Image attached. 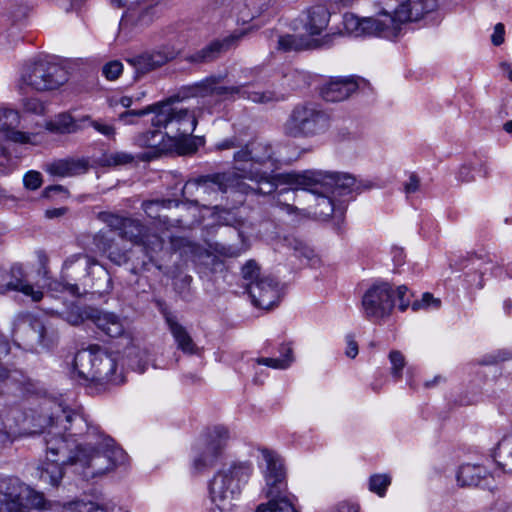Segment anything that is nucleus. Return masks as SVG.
<instances>
[{"label":"nucleus","instance_id":"40","mask_svg":"<svg viewBox=\"0 0 512 512\" xmlns=\"http://www.w3.org/2000/svg\"><path fill=\"white\" fill-rule=\"evenodd\" d=\"M134 161V156L124 151H114L105 153L99 160L102 166L118 167L130 164Z\"/></svg>","mask_w":512,"mask_h":512},{"label":"nucleus","instance_id":"15","mask_svg":"<svg viewBox=\"0 0 512 512\" xmlns=\"http://www.w3.org/2000/svg\"><path fill=\"white\" fill-rule=\"evenodd\" d=\"M62 271L64 277L81 279L86 277L98 280L110 281L106 268L94 257L85 253H76L66 258Z\"/></svg>","mask_w":512,"mask_h":512},{"label":"nucleus","instance_id":"8","mask_svg":"<svg viewBox=\"0 0 512 512\" xmlns=\"http://www.w3.org/2000/svg\"><path fill=\"white\" fill-rule=\"evenodd\" d=\"M283 128L290 137H312L329 128V117L317 104L302 103L292 109Z\"/></svg>","mask_w":512,"mask_h":512},{"label":"nucleus","instance_id":"17","mask_svg":"<svg viewBox=\"0 0 512 512\" xmlns=\"http://www.w3.org/2000/svg\"><path fill=\"white\" fill-rule=\"evenodd\" d=\"M19 123L20 114L17 110L0 107V132L7 140L21 145L36 146L41 143L39 133L17 130Z\"/></svg>","mask_w":512,"mask_h":512},{"label":"nucleus","instance_id":"58","mask_svg":"<svg viewBox=\"0 0 512 512\" xmlns=\"http://www.w3.org/2000/svg\"><path fill=\"white\" fill-rule=\"evenodd\" d=\"M87 508L85 511L87 512H116V506L112 503L99 504L93 501H86Z\"/></svg>","mask_w":512,"mask_h":512},{"label":"nucleus","instance_id":"57","mask_svg":"<svg viewBox=\"0 0 512 512\" xmlns=\"http://www.w3.org/2000/svg\"><path fill=\"white\" fill-rule=\"evenodd\" d=\"M327 512H360L359 505L351 501H341L332 506Z\"/></svg>","mask_w":512,"mask_h":512},{"label":"nucleus","instance_id":"26","mask_svg":"<svg viewBox=\"0 0 512 512\" xmlns=\"http://www.w3.org/2000/svg\"><path fill=\"white\" fill-rule=\"evenodd\" d=\"M358 87V78L353 76L335 77L322 88L321 93L326 101L339 102L347 99Z\"/></svg>","mask_w":512,"mask_h":512},{"label":"nucleus","instance_id":"33","mask_svg":"<svg viewBox=\"0 0 512 512\" xmlns=\"http://www.w3.org/2000/svg\"><path fill=\"white\" fill-rule=\"evenodd\" d=\"M249 18L268 22L279 12V0H248Z\"/></svg>","mask_w":512,"mask_h":512},{"label":"nucleus","instance_id":"54","mask_svg":"<svg viewBox=\"0 0 512 512\" xmlns=\"http://www.w3.org/2000/svg\"><path fill=\"white\" fill-rule=\"evenodd\" d=\"M1 156L6 159V164L0 162V174H9L17 167V161L11 158L10 153L6 148L1 149Z\"/></svg>","mask_w":512,"mask_h":512},{"label":"nucleus","instance_id":"23","mask_svg":"<svg viewBox=\"0 0 512 512\" xmlns=\"http://www.w3.org/2000/svg\"><path fill=\"white\" fill-rule=\"evenodd\" d=\"M173 205L178 208L179 202L171 199L149 200L142 203V209L148 217L158 219L159 222L166 226L190 228L195 222H197L196 219L188 220L182 217L171 220L168 215L161 214L162 210L170 209Z\"/></svg>","mask_w":512,"mask_h":512},{"label":"nucleus","instance_id":"47","mask_svg":"<svg viewBox=\"0 0 512 512\" xmlns=\"http://www.w3.org/2000/svg\"><path fill=\"white\" fill-rule=\"evenodd\" d=\"M389 361L391 364L390 373L392 377L398 381L402 378V371L406 366V360L402 352L398 350H392L389 353Z\"/></svg>","mask_w":512,"mask_h":512},{"label":"nucleus","instance_id":"46","mask_svg":"<svg viewBox=\"0 0 512 512\" xmlns=\"http://www.w3.org/2000/svg\"><path fill=\"white\" fill-rule=\"evenodd\" d=\"M308 83V76L298 70H289L284 75V83L289 90H296L304 87Z\"/></svg>","mask_w":512,"mask_h":512},{"label":"nucleus","instance_id":"19","mask_svg":"<svg viewBox=\"0 0 512 512\" xmlns=\"http://www.w3.org/2000/svg\"><path fill=\"white\" fill-rule=\"evenodd\" d=\"M436 7L437 0H407L399 5L391 14L393 23L399 26L397 38L403 34L407 22L422 19L426 14L433 12Z\"/></svg>","mask_w":512,"mask_h":512},{"label":"nucleus","instance_id":"52","mask_svg":"<svg viewBox=\"0 0 512 512\" xmlns=\"http://www.w3.org/2000/svg\"><path fill=\"white\" fill-rule=\"evenodd\" d=\"M42 182L41 173L35 170L28 171L23 177L24 187L28 190H37L42 185Z\"/></svg>","mask_w":512,"mask_h":512},{"label":"nucleus","instance_id":"16","mask_svg":"<svg viewBox=\"0 0 512 512\" xmlns=\"http://www.w3.org/2000/svg\"><path fill=\"white\" fill-rule=\"evenodd\" d=\"M200 182L201 193L215 201L228 192L248 193V186L239 179L238 171L201 176Z\"/></svg>","mask_w":512,"mask_h":512},{"label":"nucleus","instance_id":"12","mask_svg":"<svg viewBox=\"0 0 512 512\" xmlns=\"http://www.w3.org/2000/svg\"><path fill=\"white\" fill-rule=\"evenodd\" d=\"M229 439V432L225 427L217 426L198 439L193 448L192 468L196 473H202L213 467Z\"/></svg>","mask_w":512,"mask_h":512},{"label":"nucleus","instance_id":"48","mask_svg":"<svg viewBox=\"0 0 512 512\" xmlns=\"http://www.w3.org/2000/svg\"><path fill=\"white\" fill-rule=\"evenodd\" d=\"M391 484L390 476L386 474H374L369 479V490L383 497L388 486Z\"/></svg>","mask_w":512,"mask_h":512},{"label":"nucleus","instance_id":"14","mask_svg":"<svg viewBox=\"0 0 512 512\" xmlns=\"http://www.w3.org/2000/svg\"><path fill=\"white\" fill-rule=\"evenodd\" d=\"M238 177L241 181L250 180L255 186H248V193H258L262 195H268L273 193L277 188V182L281 181L290 186L288 189H282L279 191L278 196L281 195H295L296 191H303L302 188H297L295 185L287 182L285 176L289 173L275 174V170L272 169H247L245 167H238Z\"/></svg>","mask_w":512,"mask_h":512},{"label":"nucleus","instance_id":"25","mask_svg":"<svg viewBox=\"0 0 512 512\" xmlns=\"http://www.w3.org/2000/svg\"><path fill=\"white\" fill-rule=\"evenodd\" d=\"M160 311L178 349L184 353H194L196 345L186 327L180 323L177 315L166 307H161Z\"/></svg>","mask_w":512,"mask_h":512},{"label":"nucleus","instance_id":"34","mask_svg":"<svg viewBox=\"0 0 512 512\" xmlns=\"http://www.w3.org/2000/svg\"><path fill=\"white\" fill-rule=\"evenodd\" d=\"M18 324H27L36 336V341L42 347H50L54 343V334L48 332L45 324L30 314H21L17 317Z\"/></svg>","mask_w":512,"mask_h":512},{"label":"nucleus","instance_id":"35","mask_svg":"<svg viewBox=\"0 0 512 512\" xmlns=\"http://www.w3.org/2000/svg\"><path fill=\"white\" fill-rule=\"evenodd\" d=\"M330 12L325 6L318 5L308 10L305 29L310 35H319L328 26Z\"/></svg>","mask_w":512,"mask_h":512},{"label":"nucleus","instance_id":"27","mask_svg":"<svg viewBox=\"0 0 512 512\" xmlns=\"http://www.w3.org/2000/svg\"><path fill=\"white\" fill-rule=\"evenodd\" d=\"M413 294L409 292V289L405 285H400L397 287V299H398V309L400 311H405L409 306H411L413 311L419 310H437L441 306V300L438 298H434L431 293H423L420 300H415L411 303V299Z\"/></svg>","mask_w":512,"mask_h":512},{"label":"nucleus","instance_id":"28","mask_svg":"<svg viewBox=\"0 0 512 512\" xmlns=\"http://www.w3.org/2000/svg\"><path fill=\"white\" fill-rule=\"evenodd\" d=\"M242 35V33L231 34L222 40H215L203 47L201 50L191 54L188 57V60L194 63H206L213 61L223 52L227 51L236 41L241 38Z\"/></svg>","mask_w":512,"mask_h":512},{"label":"nucleus","instance_id":"10","mask_svg":"<svg viewBox=\"0 0 512 512\" xmlns=\"http://www.w3.org/2000/svg\"><path fill=\"white\" fill-rule=\"evenodd\" d=\"M397 290L388 282H375L361 298V313L371 323L381 324L389 319L395 308Z\"/></svg>","mask_w":512,"mask_h":512},{"label":"nucleus","instance_id":"6","mask_svg":"<svg viewBox=\"0 0 512 512\" xmlns=\"http://www.w3.org/2000/svg\"><path fill=\"white\" fill-rule=\"evenodd\" d=\"M223 75L206 77L195 86V95L200 97H216L218 101H234L245 99L257 104H273L284 101L287 93L271 89L260 90L255 83L244 82L231 86H223Z\"/></svg>","mask_w":512,"mask_h":512},{"label":"nucleus","instance_id":"11","mask_svg":"<svg viewBox=\"0 0 512 512\" xmlns=\"http://www.w3.org/2000/svg\"><path fill=\"white\" fill-rule=\"evenodd\" d=\"M343 28L346 34L352 37L378 36L388 40H396L399 26L393 23L391 13L383 10L374 17L359 18L354 14L343 16Z\"/></svg>","mask_w":512,"mask_h":512},{"label":"nucleus","instance_id":"43","mask_svg":"<svg viewBox=\"0 0 512 512\" xmlns=\"http://www.w3.org/2000/svg\"><path fill=\"white\" fill-rule=\"evenodd\" d=\"M200 177L197 179L188 180L182 188V196L186 200L187 203H182L181 207L185 208L187 204L191 207H198L199 201L198 199H191L196 196L198 192H201L200 189ZM180 207V204H179Z\"/></svg>","mask_w":512,"mask_h":512},{"label":"nucleus","instance_id":"24","mask_svg":"<svg viewBox=\"0 0 512 512\" xmlns=\"http://www.w3.org/2000/svg\"><path fill=\"white\" fill-rule=\"evenodd\" d=\"M174 56L173 50L163 48L127 58L126 61L134 68L137 76H139L166 64Z\"/></svg>","mask_w":512,"mask_h":512},{"label":"nucleus","instance_id":"53","mask_svg":"<svg viewBox=\"0 0 512 512\" xmlns=\"http://www.w3.org/2000/svg\"><path fill=\"white\" fill-rule=\"evenodd\" d=\"M123 71V64L120 61L114 60L103 66V75L108 80L117 79Z\"/></svg>","mask_w":512,"mask_h":512},{"label":"nucleus","instance_id":"3","mask_svg":"<svg viewBox=\"0 0 512 512\" xmlns=\"http://www.w3.org/2000/svg\"><path fill=\"white\" fill-rule=\"evenodd\" d=\"M119 352L93 345L78 351L73 360L72 377L86 386L90 394H99L124 382Z\"/></svg>","mask_w":512,"mask_h":512},{"label":"nucleus","instance_id":"39","mask_svg":"<svg viewBox=\"0 0 512 512\" xmlns=\"http://www.w3.org/2000/svg\"><path fill=\"white\" fill-rule=\"evenodd\" d=\"M306 193H310L314 200L316 201L317 210L315 213L323 218L330 217L335 210V200L336 198L331 193H323V192H312L305 191Z\"/></svg>","mask_w":512,"mask_h":512},{"label":"nucleus","instance_id":"60","mask_svg":"<svg viewBox=\"0 0 512 512\" xmlns=\"http://www.w3.org/2000/svg\"><path fill=\"white\" fill-rule=\"evenodd\" d=\"M26 111L34 114H42L44 112V104L36 98H28L24 101Z\"/></svg>","mask_w":512,"mask_h":512},{"label":"nucleus","instance_id":"55","mask_svg":"<svg viewBox=\"0 0 512 512\" xmlns=\"http://www.w3.org/2000/svg\"><path fill=\"white\" fill-rule=\"evenodd\" d=\"M458 181L462 183H470L475 180L472 164H463L456 175Z\"/></svg>","mask_w":512,"mask_h":512},{"label":"nucleus","instance_id":"44","mask_svg":"<svg viewBox=\"0 0 512 512\" xmlns=\"http://www.w3.org/2000/svg\"><path fill=\"white\" fill-rule=\"evenodd\" d=\"M85 128L93 127L98 133L108 139L115 137L116 128L112 123L106 122L101 119H92L89 115H84Z\"/></svg>","mask_w":512,"mask_h":512},{"label":"nucleus","instance_id":"36","mask_svg":"<svg viewBox=\"0 0 512 512\" xmlns=\"http://www.w3.org/2000/svg\"><path fill=\"white\" fill-rule=\"evenodd\" d=\"M487 470L480 465L464 464L457 471V482L460 486H478L486 477Z\"/></svg>","mask_w":512,"mask_h":512},{"label":"nucleus","instance_id":"59","mask_svg":"<svg viewBox=\"0 0 512 512\" xmlns=\"http://www.w3.org/2000/svg\"><path fill=\"white\" fill-rule=\"evenodd\" d=\"M241 146L239 139L236 136H232L223 139L215 144V149L218 151L235 149Z\"/></svg>","mask_w":512,"mask_h":512},{"label":"nucleus","instance_id":"1","mask_svg":"<svg viewBox=\"0 0 512 512\" xmlns=\"http://www.w3.org/2000/svg\"><path fill=\"white\" fill-rule=\"evenodd\" d=\"M46 462L39 468V478L57 487L63 467L71 465L85 479L101 476L125 463V451L113 439L90 427L84 416L59 404L49 417L44 432Z\"/></svg>","mask_w":512,"mask_h":512},{"label":"nucleus","instance_id":"49","mask_svg":"<svg viewBox=\"0 0 512 512\" xmlns=\"http://www.w3.org/2000/svg\"><path fill=\"white\" fill-rule=\"evenodd\" d=\"M213 250L223 257L234 258L240 256L246 250V247L244 246V244L231 245L224 243H215L213 245Z\"/></svg>","mask_w":512,"mask_h":512},{"label":"nucleus","instance_id":"30","mask_svg":"<svg viewBox=\"0 0 512 512\" xmlns=\"http://www.w3.org/2000/svg\"><path fill=\"white\" fill-rule=\"evenodd\" d=\"M96 308L90 306H79L75 303L64 305L62 308H51L48 312L51 315L57 316L72 326H78L85 321L90 320L93 322Z\"/></svg>","mask_w":512,"mask_h":512},{"label":"nucleus","instance_id":"32","mask_svg":"<svg viewBox=\"0 0 512 512\" xmlns=\"http://www.w3.org/2000/svg\"><path fill=\"white\" fill-rule=\"evenodd\" d=\"M93 323L104 334L116 338L124 334L125 328L121 318L111 312L102 311L96 308Z\"/></svg>","mask_w":512,"mask_h":512},{"label":"nucleus","instance_id":"56","mask_svg":"<svg viewBox=\"0 0 512 512\" xmlns=\"http://www.w3.org/2000/svg\"><path fill=\"white\" fill-rule=\"evenodd\" d=\"M94 245L103 253H107L111 249V240L105 232H98L93 238Z\"/></svg>","mask_w":512,"mask_h":512},{"label":"nucleus","instance_id":"5","mask_svg":"<svg viewBox=\"0 0 512 512\" xmlns=\"http://www.w3.org/2000/svg\"><path fill=\"white\" fill-rule=\"evenodd\" d=\"M253 473L250 462H233L219 469L208 482V497L220 512H232Z\"/></svg>","mask_w":512,"mask_h":512},{"label":"nucleus","instance_id":"50","mask_svg":"<svg viewBox=\"0 0 512 512\" xmlns=\"http://www.w3.org/2000/svg\"><path fill=\"white\" fill-rule=\"evenodd\" d=\"M23 496H25L26 502H24V505H27V511L29 508H43L45 499L42 493L25 487Z\"/></svg>","mask_w":512,"mask_h":512},{"label":"nucleus","instance_id":"2","mask_svg":"<svg viewBox=\"0 0 512 512\" xmlns=\"http://www.w3.org/2000/svg\"><path fill=\"white\" fill-rule=\"evenodd\" d=\"M154 113L151 125L154 128L137 137L138 145L155 148L159 152L174 149L179 155L193 154L198 149L201 138H192L197 125L194 111L175 106L166 101L156 103L144 109L130 110L120 115L125 124H134L133 118Z\"/></svg>","mask_w":512,"mask_h":512},{"label":"nucleus","instance_id":"7","mask_svg":"<svg viewBox=\"0 0 512 512\" xmlns=\"http://www.w3.org/2000/svg\"><path fill=\"white\" fill-rule=\"evenodd\" d=\"M288 183L302 188L303 191L331 193L336 199L347 196L354 191L372 187L371 182H358L347 173L306 170L301 173H290L285 176Z\"/></svg>","mask_w":512,"mask_h":512},{"label":"nucleus","instance_id":"20","mask_svg":"<svg viewBox=\"0 0 512 512\" xmlns=\"http://www.w3.org/2000/svg\"><path fill=\"white\" fill-rule=\"evenodd\" d=\"M247 293L252 304L264 310L273 308L280 300L278 282L271 276L262 277V279L251 283Z\"/></svg>","mask_w":512,"mask_h":512},{"label":"nucleus","instance_id":"18","mask_svg":"<svg viewBox=\"0 0 512 512\" xmlns=\"http://www.w3.org/2000/svg\"><path fill=\"white\" fill-rule=\"evenodd\" d=\"M98 218L111 230L117 231L121 238L135 244H139L140 240H143V235L147 230L139 220L112 212H100Z\"/></svg>","mask_w":512,"mask_h":512},{"label":"nucleus","instance_id":"45","mask_svg":"<svg viewBox=\"0 0 512 512\" xmlns=\"http://www.w3.org/2000/svg\"><path fill=\"white\" fill-rule=\"evenodd\" d=\"M268 275H261L260 269L257 263L254 260L247 261L242 267V277L244 280V286L248 291V286L251 283L262 279V277H267Z\"/></svg>","mask_w":512,"mask_h":512},{"label":"nucleus","instance_id":"38","mask_svg":"<svg viewBox=\"0 0 512 512\" xmlns=\"http://www.w3.org/2000/svg\"><path fill=\"white\" fill-rule=\"evenodd\" d=\"M280 357H259L255 362L273 369L285 370L294 362L293 349L289 344H282L279 348Z\"/></svg>","mask_w":512,"mask_h":512},{"label":"nucleus","instance_id":"29","mask_svg":"<svg viewBox=\"0 0 512 512\" xmlns=\"http://www.w3.org/2000/svg\"><path fill=\"white\" fill-rule=\"evenodd\" d=\"M89 168L86 158H65L54 160L46 165V172L57 177H73L85 173Z\"/></svg>","mask_w":512,"mask_h":512},{"label":"nucleus","instance_id":"62","mask_svg":"<svg viewBox=\"0 0 512 512\" xmlns=\"http://www.w3.org/2000/svg\"><path fill=\"white\" fill-rule=\"evenodd\" d=\"M474 175L479 177L488 178L490 175V167L486 161L478 160L472 164Z\"/></svg>","mask_w":512,"mask_h":512},{"label":"nucleus","instance_id":"21","mask_svg":"<svg viewBox=\"0 0 512 512\" xmlns=\"http://www.w3.org/2000/svg\"><path fill=\"white\" fill-rule=\"evenodd\" d=\"M3 294L15 291L20 292L24 296L30 298L33 302H39L43 298V291L39 287H35L26 278V273L19 263H14L5 271Z\"/></svg>","mask_w":512,"mask_h":512},{"label":"nucleus","instance_id":"64","mask_svg":"<svg viewBox=\"0 0 512 512\" xmlns=\"http://www.w3.org/2000/svg\"><path fill=\"white\" fill-rule=\"evenodd\" d=\"M504 25L502 23H498L494 27V32L491 36V41L495 46H499L504 42Z\"/></svg>","mask_w":512,"mask_h":512},{"label":"nucleus","instance_id":"31","mask_svg":"<svg viewBox=\"0 0 512 512\" xmlns=\"http://www.w3.org/2000/svg\"><path fill=\"white\" fill-rule=\"evenodd\" d=\"M84 116L74 118L70 113L64 112L56 115L45 123V129L54 134H74L85 129Z\"/></svg>","mask_w":512,"mask_h":512},{"label":"nucleus","instance_id":"51","mask_svg":"<svg viewBox=\"0 0 512 512\" xmlns=\"http://www.w3.org/2000/svg\"><path fill=\"white\" fill-rule=\"evenodd\" d=\"M303 47V44L296 35L288 34L280 36L278 39V49L285 52L301 50Z\"/></svg>","mask_w":512,"mask_h":512},{"label":"nucleus","instance_id":"13","mask_svg":"<svg viewBox=\"0 0 512 512\" xmlns=\"http://www.w3.org/2000/svg\"><path fill=\"white\" fill-rule=\"evenodd\" d=\"M233 160L236 171L238 167L277 170L280 162L273 145L261 139L252 140L240 147L234 152Z\"/></svg>","mask_w":512,"mask_h":512},{"label":"nucleus","instance_id":"41","mask_svg":"<svg viewBox=\"0 0 512 512\" xmlns=\"http://www.w3.org/2000/svg\"><path fill=\"white\" fill-rule=\"evenodd\" d=\"M144 249L145 252L149 258V262L153 261V255L154 253H157L162 250L164 241L163 239L157 235V234H150L146 230V232L143 235V240H140V243Z\"/></svg>","mask_w":512,"mask_h":512},{"label":"nucleus","instance_id":"4","mask_svg":"<svg viewBox=\"0 0 512 512\" xmlns=\"http://www.w3.org/2000/svg\"><path fill=\"white\" fill-rule=\"evenodd\" d=\"M258 451V466L263 478L261 495L268 502L259 504L256 512H297L288 493L282 457L268 448H259Z\"/></svg>","mask_w":512,"mask_h":512},{"label":"nucleus","instance_id":"61","mask_svg":"<svg viewBox=\"0 0 512 512\" xmlns=\"http://www.w3.org/2000/svg\"><path fill=\"white\" fill-rule=\"evenodd\" d=\"M51 289L67 291L72 296H80L81 295V292H80L77 284H69V283L63 284L60 282H55L54 284L51 285Z\"/></svg>","mask_w":512,"mask_h":512},{"label":"nucleus","instance_id":"37","mask_svg":"<svg viewBox=\"0 0 512 512\" xmlns=\"http://www.w3.org/2000/svg\"><path fill=\"white\" fill-rule=\"evenodd\" d=\"M493 458L503 471L512 473V434L504 436L498 442Z\"/></svg>","mask_w":512,"mask_h":512},{"label":"nucleus","instance_id":"63","mask_svg":"<svg viewBox=\"0 0 512 512\" xmlns=\"http://www.w3.org/2000/svg\"><path fill=\"white\" fill-rule=\"evenodd\" d=\"M87 502L84 500L72 501L63 506L62 512H87Z\"/></svg>","mask_w":512,"mask_h":512},{"label":"nucleus","instance_id":"22","mask_svg":"<svg viewBox=\"0 0 512 512\" xmlns=\"http://www.w3.org/2000/svg\"><path fill=\"white\" fill-rule=\"evenodd\" d=\"M24 489L18 478L0 479V512H27L23 501Z\"/></svg>","mask_w":512,"mask_h":512},{"label":"nucleus","instance_id":"42","mask_svg":"<svg viewBox=\"0 0 512 512\" xmlns=\"http://www.w3.org/2000/svg\"><path fill=\"white\" fill-rule=\"evenodd\" d=\"M473 266L478 270V273L474 275H467V282L471 287L476 289H482L484 287L483 275L488 271V264L492 263V260L481 261L479 258L472 260Z\"/></svg>","mask_w":512,"mask_h":512},{"label":"nucleus","instance_id":"9","mask_svg":"<svg viewBox=\"0 0 512 512\" xmlns=\"http://www.w3.org/2000/svg\"><path fill=\"white\" fill-rule=\"evenodd\" d=\"M67 81V70L49 59H38L27 64L21 73V83L37 92L56 90Z\"/></svg>","mask_w":512,"mask_h":512}]
</instances>
